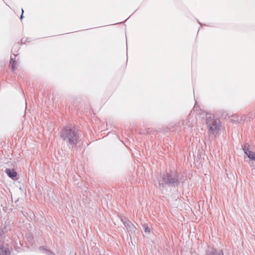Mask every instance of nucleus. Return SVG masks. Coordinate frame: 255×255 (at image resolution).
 <instances>
[{
    "instance_id": "ddd939ff",
    "label": "nucleus",
    "mask_w": 255,
    "mask_h": 255,
    "mask_svg": "<svg viewBox=\"0 0 255 255\" xmlns=\"http://www.w3.org/2000/svg\"><path fill=\"white\" fill-rule=\"evenodd\" d=\"M143 227L144 229V232L148 233H150V229L148 228L147 225L144 224L143 225Z\"/></svg>"
},
{
    "instance_id": "f03ea898",
    "label": "nucleus",
    "mask_w": 255,
    "mask_h": 255,
    "mask_svg": "<svg viewBox=\"0 0 255 255\" xmlns=\"http://www.w3.org/2000/svg\"><path fill=\"white\" fill-rule=\"evenodd\" d=\"M179 184L178 175L174 172L164 174L162 180L159 181V186L160 188H164L165 185L175 187L178 186Z\"/></svg>"
},
{
    "instance_id": "f8f14e48",
    "label": "nucleus",
    "mask_w": 255,
    "mask_h": 255,
    "mask_svg": "<svg viewBox=\"0 0 255 255\" xmlns=\"http://www.w3.org/2000/svg\"><path fill=\"white\" fill-rule=\"evenodd\" d=\"M28 241L29 242V244L30 245H32L34 242L33 237L31 235H28L27 237Z\"/></svg>"
},
{
    "instance_id": "4468645a",
    "label": "nucleus",
    "mask_w": 255,
    "mask_h": 255,
    "mask_svg": "<svg viewBox=\"0 0 255 255\" xmlns=\"http://www.w3.org/2000/svg\"><path fill=\"white\" fill-rule=\"evenodd\" d=\"M43 254H46V255H49L51 254V252L50 251L46 250V249H43Z\"/></svg>"
},
{
    "instance_id": "39448f33",
    "label": "nucleus",
    "mask_w": 255,
    "mask_h": 255,
    "mask_svg": "<svg viewBox=\"0 0 255 255\" xmlns=\"http://www.w3.org/2000/svg\"><path fill=\"white\" fill-rule=\"evenodd\" d=\"M11 230L10 224L9 222H5L3 224L0 229V241L1 240L5 239V235Z\"/></svg>"
},
{
    "instance_id": "9b49d317",
    "label": "nucleus",
    "mask_w": 255,
    "mask_h": 255,
    "mask_svg": "<svg viewBox=\"0 0 255 255\" xmlns=\"http://www.w3.org/2000/svg\"><path fill=\"white\" fill-rule=\"evenodd\" d=\"M243 149L244 151V152H247V151L250 150V145L248 143H246L243 146Z\"/></svg>"
},
{
    "instance_id": "f257e3e1",
    "label": "nucleus",
    "mask_w": 255,
    "mask_h": 255,
    "mask_svg": "<svg viewBox=\"0 0 255 255\" xmlns=\"http://www.w3.org/2000/svg\"><path fill=\"white\" fill-rule=\"evenodd\" d=\"M60 136L67 143L72 146H76L79 136L74 127H65L60 133Z\"/></svg>"
},
{
    "instance_id": "1a4fd4ad",
    "label": "nucleus",
    "mask_w": 255,
    "mask_h": 255,
    "mask_svg": "<svg viewBox=\"0 0 255 255\" xmlns=\"http://www.w3.org/2000/svg\"><path fill=\"white\" fill-rule=\"evenodd\" d=\"M245 153L251 160H255V152L249 150Z\"/></svg>"
},
{
    "instance_id": "dca6fc26",
    "label": "nucleus",
    "mask_w": 255,
    "mask_h": 255,
    "mask_svg": "<svg viewBox=\"0 0 255 255\" xmlns=\"http://www.w3.org/2000/svg\"><path fill=\"white\" fill-rule=\"evenodd\" d=\"M13 56H14V58H15L16 57V55L15 54H13Z\"/></svg>"
},
{
    "instance_id": "6e6552de",
    "label": "nucleus",
    "mask_w": 255,
    "mask_h": 255,
    "mask_svg": "<svg viewBox=\"0 0 255 255\" xmlns=\"http://www.w3.org/2000/svg\"><path fill=\"white\" fill-rule=\"evenodd\" d=\"M5 173L9 177L12 179H13L17 176V172L13 169L6 168L5 169Z\"/></svg>"
},
{
    "instance_id": "0eeeda50",
    "label": "nucleus",
    "mask_w": 255,
    "mask_h": 255,
    "mask_svg": "<svg viewBox=\"0 0 255 255\" xmlns=\"http://www.w3.org/2000/svg\"><path fill=\"white\" fill-rule=\"evenodd\" d=\"M206 255H224V252L223 250L217 251L212 247H209Z\"/></svg>"
},
{
    "instance_id": "2eb2a0df",
    "label": "nucleus",
    "mask_w": 255,
    "mask_h": 255,
    "mask_svg": "<svg viewBox=\"0 0 255 255\" xmlns=\"http://www.w3.org/2000/svg\"><path fill=\"white\" fill-rule=\"evenodd\" d=\"M23 9H22V14H21V15L20 16V19L21 20H22V18H23Z\"/></svg>"
},
{
    "instance_id": "423d86ee",
    "label": "nucleus",
    "mask_w": 255,
    "mask_h": 255,
    "mask_svg": "<svg viewBox=\"0 0 255 255\" xmlns=\"http://www.w3.org/2000/svg\"><path fill=\"white\" fill-rule=\"evenodd\" d=\"M122 221L125 227L126 228L129 234L130 233H132L135 232L136 228L129 220L125 219L124 220L122 219Z\"/></svg>"
},
{
    "instance_id": "20e7f679",
    "label": "nucleus",
    "mask_w": 255,
    "mask_h": 255,
    "mask_svg": "<svg viewBox=\"0 0 255 255\" xmlns=\"http://www.w3.org/2000/svg\"><path fill=\"white\" fill-rule=\"evenodd\" d=\"M13 245L11 240L0 243V255H10L12 253Z\"/></svg>"
},
{
    "instance_id": "7ed1b4c3",
    "label": "nucleus",
    "mask_w": 255,
    "mask_h": 255,
    "mask_svg": "<svg viewBox=\"0 0 255 255\" xmlns=\"http://www.w3.org/2000/svg\"><path fill=\"white\" fill-rule=\"evenodd\" d=\"M206 124L211 134H215L220 129L221 125L220 120L218 118H215L211 114H206Z\"/></svg>"
},
{
    "instance_id": "9d476101",
    "label": "nucleus",
    "mask_w": 255,
    "mask_h": 255,
    "mask_svg": "<svg viewBox=\"0 0 255 255\" xmlns=\"http://www.w3.org/2000/svg\"><path fill=\"white\" fill-rule=\"evenodd\" d=\"M15 62L16 61L13 60V58L11 56L10 64H11V70L14 71L15 69Z\"/></svg>"
}]
</instances>
